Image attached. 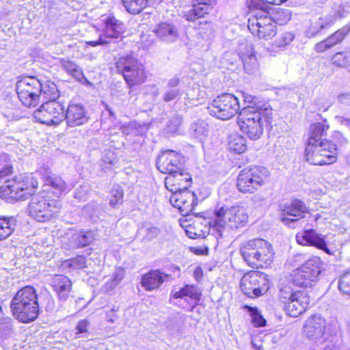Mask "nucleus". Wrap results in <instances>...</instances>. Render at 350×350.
Masks as SVG:
<instances>
[{
    "instance_id": "f257e3e1",
    "label": "nucleus",
    "mask_w": 350,
    "mask_h": 350,
    "mask_svg": "<svg viewBox=\"0 0 350 350\" xmlns=\"http://www.w3.org/2000/svg\"><path fill=\"white\" fill-rule=\"evenodd\" d=\"M40 308H42V303L40 302L36 290L31 286H26L18 290L10 304L13 316L25 323L36 320Z\"/></svg>"
},
{
    "instance_id": "f03ea898",
    "label": "nucleus",
    "mask_w": 350,
    "mask_h": 350,
    "mask_svg": "<svg viewBox=\"0 0 350 350\" xmlns=\"http://www.w3.org/2000/svg\"><path fill=\"white\" fill-rule=\"evenodd\" d=\"M214 213L215 219L213 228L219 232L221 237L227 228L237 229L245 226L248 221L247 212L241 206H232L226 208L224 206L217 207Z\"/></svg>"
},
{
    "instance_id": "7ed1b4c3",
    "label": "nucleus",
    "mask_w": 350,
    "mask_h": 350,
    "mask_svg": "<svg viewBox=\"0 0 350 350\" xmlns=\"http://www.w3.org/2000/svg\"><path fill=\"white\" fill-rule=\"evenodd\" d=\"M243 107L238 114V121L264 120L266 124L272 122L273 110L268 103L245 92H241Z\"/></svg>"
},
{
    "instance_id": "20e7f679",
    "label": "nucleus",
    "mask_w": 350,
    "mask_h": 350,
    "mask_svg": "<svg viewBox=\"0 0 350 350\" xmlns=\"http://www.w3.org/2000/svg\"><path fill=\"white\" fill-rule=\"evenodd\" d=\"M124 31L123 23L113 16H109L105 21V29L98 39L95 41H87L86 44L92 47L100 45L108 50L116 51L121 47L122 35Z\"/></svg>"
},
{
    "instance_id": "39448f33",
    "label": "nucleus",
    "mask_w": 350,
    "mask_h": 350,
    "mask_svg": "<svg viewBox=\"0 0 350 350\" xmlns=\"http://www.w3.org/2000/svg\"><path fill=\"white\" fill-rule=\"evenodd\" d=\"M124 31L123 23L113 16H109L105 21V29L98 39L95 41H87L86 44L92 47L100 45L108 50L116 51L121 47L122 35Z\"/></svg>"
},
{
    "instance_id": "423d86ee",
    "label": "nucleus",
    "mask_w": 350,
    "mask_h": 350,
    "mask_svg": "<svg viewBox=\"0 0 350 350\" xmlns=\"http://www.w3.org/2000/svg\"><path fill=\"white\" fill-rule=\"evenodd\" d=\"M62 206L58 199H51L49 195L43 193L33 196L29 203V215L39 222L49 220Z\"/></svg>"
},
{
    "instance_id": "0eeeda50",
    "label": "nucleus",
    "mask_w": 350,
    "mask_h": 350,
    "mask_svg": "<svg viewBox=\"0 0 350 350\" xmlns=\"http://www.w3.org/2000/svg\"><path fill=\"white\" fill-rule=\"evenodd\" d=\"M117 72L121 73L130 85L144 82L146 74L144 66L131 55L120 57L116 63Z\"/></svg>"
},
{
    "instance_id": "6e6552de",
    "label": "nucleus",
    "mask_w": 350,
    "mask_h": 350,
    "mask_svg": "<svg viewBox=\"0 0 350 350\" xmlns=\"http://www.w3.org/2000/svg\"><path fill=\"white\" fill-rule=\"evenodd\" d=\"M208 113L217 119L227 120L236 115L240 109L238 97L225 93L217 96L206 108Z\"/></svg>"
},
{
    "instance_id": "1a4fd4ad",
    "label": "nucleus",
    "mask_w": 350,
    "mask_h": 350,
    "mask_svg": "<svg viewBox=\"0 0 350 350\" xmlns=\"http://www.w3.org/2000/svg\"><path fill=\"white\" fill-rule=\"evenodd\" d=\"M267 175L268 171L265 167H245L239 174L237 187L243 193H252L265 184Z\"/></svg>"
},
{
    "instance_id": "9d476101",
    "label": "nucleus",
    "mask_w": 350,
    "mask_h": 350,
    "mask_svg": "<svg viewBox=\"0 0 350 350\" xmlns=\"http://www.w3.org/2000/svg\"><path fill=\"white\" fill-rule=\"evenodd\" d=\"M41 90L42 81L35 77H24L16 85L19 100L28 107H35L39 103Z\"/></svg>"
},
{
    "instance_id": "9b49d317",
    "label": "nucleus",
    "mask_w": 350,
    "mask_h": 350,
    "mask_svg": "<svg viewBox=\"0 0 350 350\" xmlns=\"http://www.w3.org/2000/svg\"><path fill=\"white\" fill-rule=\"evenodd\" d=\"M323 270V262L318 256H312L299 266L293 275V284L297 286L307 287L311 282L319 279Z\"/></svg>"
},
{
    "instance_id": "f8f14e48",
    "label": "nucleus",
    "mask_w": 350,
    "mask_h": 350,
    "mask_svg": "<svg viewBox=\"0 0 350 350\" xmlns=\"http://www.w3.org/2000/svg\"><path fill=\"white\" fill-rule=\"evenodd\" d=\"M252 18L248 20V29L259 38L271 39L276 34L275 23L269 16V12H251Z\"/></svg>"
},
{
    "instance_id": "ddd939ff",
    "label": "nucleus",
    "mask_w": 350,
    "mask_h": 350,
    "mask_svg": "<svg viewBox=\"0 0 350 350\" xmlns=\"http://www.w3.org/2000/svg\"><path fill=\"white\" fill-rule=\"evenodd\" d=\"M37 122L46 125H57L64 120V109L61 103L44 101L33 113Z\"/></svg>"
},
{
    "instance_id": "4468645a",
    "label": "nucleus",
    "mask_w": 350,
    "mask_h": 350,
    "mask_svg": "<svg viewBox=\"0 0 350 350\" xmlns=\"http://www.w3.org/2000/svg\"><path fill=\"white\" fill-rule=\"evenodd\" d=\"M267 274L257 271H250L242 277L240 287L248 297H259L268 289Z\"/></svg>"
},
{
    "instance_id": "2eb2a0df",
    "label": "nucleus",
    "mask_w": 350,
    "mask_h": 350,
    "mask_svg": "<svg viewBox=\"0 0 350 350\" xmlns=\"http://www.w3.org/2000/svg\"><path fill=\"white\" fill-rule=\"evenodd\" d=\"M185 157L182 154L173 150L162 151L157 159V167L163 174L183 172L185 168Z\"/></svg>"
},
{
    "instance_id": "dca6fc26",
    "label": "nucleus",
    "mask_w": 350,
    "mask_h": 350,
    "mask_svg": "<svg viewBox=\"0 0 350 350\" xmlns=\"http://www.w3.org/2000/svg\"><path fill=\"white\" fill-rule=\"evenodd\" d=\"M280 221L285 225L295 228V224L308 212L306 204L300 200L294 199L291 202L280 204Z\"/></svg>"
},
{
    "instance_id": "f3484780",
    "label": "nucleus",
    "mask_w": 350,
    "mask_h": 350,
    "mask_svg": "<svg viewBox=\"0 0 350 350\" xmlns=\"http://www.w3.org/2000/svg\"><path fill=\"white\" fill-rule=\"evenodd\" d=\"M326 321L320 315L310 317L304 325V334L311 341L323 343L326 340L325 329Z\"/></svg>"
},
{
    "instance_id": "a211bd4d",
    "label": "nucleus",
    "mask_w": 350,
    "mask_h": 350,
    "mask_svg": "<svg viewBox=\"0 0 350 350\" xmlns=\"http://www.w3.org/2000/svg\"><path fill=\"white\" fill-rule=\"evenodd\" d=\"M38 181L31 175L20 176L12 185H8L12 196L17 200H24L32 196L38 187Z\"/></svg>"
},
{
    "instance_id": "6ab92c4d",
    "label": "nucleus",
    "mask_w": 350,
    "mask_h": 350,
    "mask_svg": "<svg viewBox=\"0 0 350 350\" xmlns=\"http://www.w3.org/2000/svg\"><path fill=\"white\" fill-rule=\"evenodd\" d=\"M196 194L189 190L173 193L170 198L171 204L177 208L182 215H187L197 205Z\"/></svg>"
},
{
    "instance_id": "aec40b11",
    "label": "nucleus",
    "mask_w": 350,
    "mask_h": 350,
    "mask_svg": "<svg viewBox=\"0 0 350 350\" xmlns=\"http://www.w3.org/2000/svg\"><path fill=\"white\" fill-rule=\"evenodd\" d=\"M64 120L70 127H75L86 124L89 116L85 107L80 103H69L66 111H64Z\"/></svg>"
},
{
    "instance_id": "412c9836",
    "label": "nucleus",
    "mask_w": 350,
    "mask_h": 350,
    "mask_svg": "<svg viewBox=\"0 0 350 350\" xmlns=\"http://www.w3.org/2000/svg\"><path fill=\"white\" fill-rule=\"evenodd\" d=\"M191 176L184 168L183 172L172 173L165 179V186L172 193L187 190L191 184Z\"/></svg>"
},
{
    "instance_id": "4be33fe9",
    "label": "nucleus",
    "mask_w": 350,
    "mask_h": 350,
    "mask_svg": "<svg viewBox=\"0 0 350 350\" xmlns=\"http://www.w3.org/2000/svg\"><path fill=\"white\" fill-rule=\"evenodd\" d=\"M297 242L303 245H312L323 250L327 254H332L327 247L326 242L321 234L317 233L314 230H306L297 233Z\"/></svg>"
},
{
    "instance_id": "5701e85b",
    "label": "nucleus",
    "mask_w": 350,
    "mask_h": 350,
    "mask_svg": "<svg viewBox=\"0 0 350 350\" xmlns=\"http://www.w3.org/2000/svg\"><path fill=\"white\" fill-rule=\"evenodd\" d=\"M191 9L184 13L183 17L188 21L195 22L208 14L216 4L217 0H193Z\"/></svg>"
},
{
    "instance_id": "b1692460",
    "label": "nucleus",
    "mask_w": 350,
    "mask_h": 350,
    "mask_svg": "<svg viewBox=\"0 0 350 350\" xmlns=\"http://www.w3.org/2000/svg\"><path fill=\"white\" fill-rule=\"evenodd\" d=\"M309 297L306 292H297L286 305L284 310L286 314L292 317H297L304 312L309 305Z\"/></svg>"
},
{
    "instance_id": "393cba45",
    "label": "nucleus",
    "mask_w": 350,
    "mask_h": 350,
    "mask_svg": "<svg viewBox=\"0 0 350 350\" xmlns=\"http://www.w3.org/2000/svg\"><path fill=\"white\" fill-rule=\"evenodd\" d=\"M336 16H344L342 13L337 11L334 15H327L325 17H315L310 21V25L306 33L309 38L314 37L325 29L331 27L335 22Z\"/></svg>"
},
{
    "instance_id": "a878e982",
    "label": "nucleus",
    "mask_w": 350,
    "mask_h": 350,
    "mask_svg": "<svg viewBox=\"0 0 350 350\" xmlns=\"http://www.w3.org/2000/svg\"><path fill=\"white\" fill-rule=\"evenodd\" d=\"M44 189L42 193L46 192V195L52 193L57 199L62 193H67L70 188L68 184L59 176L55 174L48 175L45 178Z\"/></svg>"
},
{
    "instance_id": "bb28decb",
    "label": "nucleus",
    "mask_w": 350,
    "mask_h": 350,
    "mask_svg": "<svg viewBox=\"0 0 350 350\" xmlns=\"http://www.w3.org/2000/svg\"><path fill=\"white\" fill-rule=\"evenodd\" d=\"M241 131L251 139H259L263 132L264 120L237 121Z\"/></svg>"
},
{
    "instance_id": "cd10ccee",
    "label": "nucleus",
    "mask_w": 350,
    "mask_h": 350,
    "mask_svg": "<svg viewBox=\"0 0 350 350\" xmlns=\"http://www.w3.org/2000/svg\"><path fill=\"white\" fill-rule=\"evenodd\" d=\"M51 286L60 300L66 301L68 298L72 289V282L67 276L55 275L52 279Z\"/></svg>"
},
{
    "instance_id": "c85d7f7f",
    "label": "nucleus",
    "mask_w": 350,
    "mask_h": 350,
    "mask_svg": "<svg viewBox=\"0 0 350 350\" xmlns=\"http://www.w3.org/2000/svg\"><path fill=\"white\" fill-rule=\"evenodd\" d=\"M349 31V29L346 27L338 29L325 40L317 43L314 46V50L317 53H323L330 49L337 44L341 42Z\"/></svg>"
},
{
    "instance_id": "c756f323",
    "label": "nucleus",
    "mask_w": 350,
    "mask_h": 350,
    "mask_svg": "<svg viewBox=\"0 0 350 350\" xmlns=\"http://www.w3.org/2000/svg\"><path fill=\"white\" fill-rule=\"evenodd\" d=\"M167 275L159 270H151L142 275L141 284L146 291H152L159 288L164 282Z\"/></svg>"
},
{
    "instance_id": "7c9ffc66",
    "label": "nucleus",
    "mask_w": 350,
    "mask_h": 350,
    "mask_svg": "<svg viewBox=\"0 0 350 350\" xmlns=\"http://www.w3.org/2000/svg\"><path fill=\"white\" fill-rule=\"evenodd\" d=\"M257 249V267L270 265L274 255L271 245L263 239H258Z\"/></svg>"
},
{
    "instance_id": "2f4dec72",
    "label": "nucleus",
    "mask_w": 350,
    "mask_h": 350,
    "mask_svg": "<svg viewBox=\"0 0 350 350\" xmlns=\"http://www.w3.org/2000/svg\"><path fill=\"white\" fill-rule=\"evenodd\" d=\"M258 239L248 241L244 243L240 249V253L243 258L248 265L252 267H257V245Z\"/></svg>"
},
{
    "instance_id": "473e14b6",
    "label": "nucleus",
    "mask_w": 350,
    "mask_h": 350,
    "mask_svg": "<svg viewBox=\"0 0 350 350\" xmlns=\"http://www.w3.org/2000/svg\"><path fill=\"white\" fill-rule=\"evenodd\" d=\"M307 142L305 149V157L306 161L312 165H323L325 161L322 159L320 150L321 148V141H313Z\"/></svg>"
},
{
    "instance_id": "72a5a7b5",
    "label": "nucleus",
    "mask_w": 350,
    "mask_h": 350,
    "mask_svg": "<svg viewBox=\"0 0 350 350\" xmlns=\"http://www.w3.org/2000/svg\"><path fill=\"white\" fill-rule=\"evenodd\" d=\"M172 297L174 299L181 298L187 300L190 304H197L200 300L201 293L194 285H185L179 291L174 292Z\"/></svg>"
},
{
    "instance_id": "f704fd0d",
    "label": "nucleus",
    "mask_w": 350,
    "mask_h": 350,
    "mask_svg": "<svg viewBox=\"0 0 350 350\" xmlns=\"http://www.w3.org/2000/svg\"><path fill=\"white\" fill-rule=\"evenodd\" d=\"M154 32L159 38L167 42L175 41L178 36L177 28L173 25L167 23L159 24L154 28Z\"/></svg>"
},
{
    "instance_id": "c9c22d12",
    "label": "nucleus",
    "mask_w": 350,
    "mask_h": 350,
    "mask_svg": "<svg viewBox=\"0 0 350 350\" xmlns=\"http://www.w3.org/2000/svg\"><path fill=\"white\" fill-rule=\"evenodd\" d=\"M179 83L180 79L176 77L170 79L167 81L162 95L163 101L169 103L180 98L183 92L178 88H177Z\"/></svg>"
},
{
    "instance_id": "e433bc0d",
    "label": "nucleus",
    "mask_w": 350,
    "mask_h": 350,
    "mask_svg": "<svg viewBox=\"0 0 350 350\" xmlns=\"http://www.w3.org/2000/svg\"><path fill=\"white\" fill-rule=\"evenodd\" d=\"M321 148L320 150L322 154V159L325 161L323 165H329L336 161L337 148L336 145L331 141H321Z\"/></svg>"
},
{
    "instance_id": "4c0bfd02",
    "label": "nucleus",
    "mask_w": 350,
    "mask_h": 350,
    "mask_svg": "<svg viewBox=\"0 0 350 350\" xmlns=\"http://www.w3.org/2000/svg\"><path fill=\"white\" fill-rule=\"evenodd\" d=\"M16 220L12 216L0 217V241L6 239L15 230Z\"/></svg>"
},
{
    "instance_id": "58836bf2",
    "label": "nucleus",
    "mask_w": 350,
    "mask_h": 350,
    "mask_svg": "<svg viewBox=\"0 0 350 350\" xmlns=\"http://www.w3.org/2000/svg\"><path fill=\"white\" fill-rule=\"evenodd\" d=\"M160 233V229L150 223H146L138 230L137 236L143 243L152 241Z\"/></svg>"
},
{
    "instance_id": "ea45409f",
    "label": "nucleus",
    "mask_w": 350,
    "mask_h": 350,
    "mask_svg": "<svg viewBox=\"0 0 350 350\" xmlns=\"http://www.w3.org/2000/svg\"><path fill=\"white\" fill-rule=\"evenodd\" d=\"M40 92V98H42V101H55L59 97V92L57 85L51 81H42Z\"/></svg>"
},
{
    "instance_id": "a19ab883",
    "label": "nucleus",
    "mask_w": 350,
    "mask_h": 350,
    "mask_svg": "<svg viewBox=\"0 0 350 350\" xmlns=\"http://www.w3.org/2000/svg\"><path fill=\"white\" fill-rule=\"evenodd\" d=\"M329 129V124L326 121L323 122H316L312 124L310 127V136L308 142H310L311 139L319 142L322 140V137L326 135V132Z\"/></svg>"
},
{
    "instance_id": "79ce46f5",
    "label": "nucleus",
    "mask_w": 350,
    "mask_h": 350,
    "mask_svg": "<svg viewBox=\"0 0 350 350\" xmlns=\"http://www.w3.org/2000/svg\"><path fill=\"white\" fill-rule=\"evenodd\" d=\"M228 148L230 151L238 154L243 152L246 148L245 139L238 134H232L229 137Z\"/></svg>"
},
{
    "instance_id": "37998d69",
    "label": "nucleus",
    "mask_w": 350,
    "mask_h": 350,
    "mask_svg": "<svg viewBox=\"0 0 350 350\" xmlns=\"http://www.w3.org/2000/svg\"><path fill=\"white\" fill-rule=\"evenodd\" d=\"M208 132V124L202 120H198L191 124L190 133L191 135L200 140L204 139L207 135Z\"/></svg>"
},
{
    "instance_id": "c03bdc74",
    "label": "nucleus",
    "mask_w": 350,
    "mask_h": 350,
    "mask_svg": "<svg viewBox=\"0 0 350 350\" xmlns=\"http://www.w3.org/2000/svg\"><path fill=\"white\" fill-rule=\"evenodd\" d=\"M241 59L243 64V68L247 74H254L258 70V63L253 53L243 54L241 55Z\"/></svg>"
},
{
    "instance_id": "a18cd8bd",
    "label": "nucleus",
    "mask_w": 350,
    "mask_h": 350,
    "mask_svg": "<svg viewBox=\"0 0 350 350\" xmlns=\"http://www.w3.org/2000/svg\"><path fill=\"white\" fill-rule=\"evenodd\" d=\"M126 10L132 14L140 13L147 5L146 0H122Z\"/></svg>"
},
{
    "instance_id": "49530a36",
    "label": "nucleus",
    "mask_w": 350,
    "mask_h": 350,
    "mask_svg": "<svg viewBox=\"0 0 350 350\" xmlns=\"http://www.w3.org/2000/svg\"><path fill=\"white\" fill-rule=\"evenodd\" d=\"M244 308L250 313L252 323L255 327H263L266 325V320L263 318L257 308L245 305Z\"/></svg>"
},
{
    "instance_id": "de8ad7c7",
    "label": "nucleus",
    "mask_w": 350,
    "mask_h": 350,
    "mask_svg": "<svg viewBox=\"0 0 350 350\" xmlns=\"http://www.w3.org/2000/svg\"><path fill=\"white\" fill-rule=\"evenodd\" d=\"M64 266L68 267L71 271L81 269L86 267L85 258L83 255L68 259L64 262Z\"/></svg>"
},
{
    "instance_id": "09e8293b",
    "label": "nucleus",
    "mask_w": 350,
    "mask_h": 350,
    "mask_svg": "<svg viewBox=\"0 0 350 350\" xmlns=\"http://www.w3.org/2000/svg\"><path fill=\"white\" fill-rule=\"evenodd\" d=\"M303 291H295L290 285H284L281 287L279 293V299L284 306L286 305L292 298L295 297L297 292Z\"/></svg>"
},
{
    "instance_id": "8fccbe9b",
    "label": "nucleus",
    "mask_w": 350,
    "mask_h": 350,
    "mask_svg": "<svg viewBox=\"0 0 350 350\" xmlns=\"http://www.w3.org/2000/svg\"><path fill=\"white\" fill-rule=\"evenodd\" d=\"M332 63L338 67H346L350 63V55L347 52H338L332 57Z\"/></svg>"
},
{
    "instance_id": "3c124183",
    "label": "nucleus",
    "mask_w": 350,
    "mask_h": 350,
    "mask_svg": "<svg viewBox=\"0 0 350 350\" xmlns=\"http://www.w3.org/2000/svg\"><path fill=\"white\" fill-rule=\"evenodd\" d=\"M338 288L342 295L350 296V271L343 273L339 278Z\"/></svg>"
},
{
    "instance_id": "603ef678",
    "label": "nucleus",
    "mask_w": 350,
    "mask_h": 350,
    "mask_svg": "<svg viewBox=\"0 0 350 350\" xmlns=\"http://www.w3.org/2000/svg\"><path fill=\"white\" fill-rule=\"evenodd\" d=\"M75 245L77 247H83L90 245L93 241V234L91 232H83L76 234Z\"/></svg>"
},
{
    "instance_id": "864d4df0",
    "label": "nucleus",
    "mask_w": 350,
    "mask_h": 350,
    "mask_svg": "<svg viewBox=\"0 0 350 350\" xmlns=\"http://www.w3.org/2000/svg\"><path fill=\"white\" fill-rule=\"evenodd\" d=\"M246 3L251 12H269V3L267 0H247Z\"/></svg>"
},
{
    "instance_id": "5fc2aeb1",
    "label": "nucleus",
    "mask_w": 350,
    "mask_h": 350,
    "mask_svg": "<svg viewBox=\"0 0 350 350\" xmlns=\"http://www.w3.org/2000/svg\"><path fill=\"white\" fill-rule=\"evenodd\" d=\"M90 323L87 319H82L78 322L75 327V338H87L88 336Z\"/></svg>"
},
{
    "instance_id": "6e6d98bb",
    "label": "nucleus",
    "mask_w": 350,
    "mask_h": 350,
    "mask_svg": "<svg viewBox=\"0 0 350 350\" xmlns=\"http://www.w3.org/2000/svg\"><path fill=\"white\" fill-rule=\"evenodd\" d=\"M12 329V319L11 318L0 319V337L9 336Z\"/></svg>"
},
{
    "instance_id": "4d7b16f0",
    "label": "nucleus",
    "mask_w": 350,
    "mask_h": 350,
    "mask_svg": "<svg viewBox=\"0 0 350 350\" xmlns=\"http://www.w3.org/2000/svg\"><path fill=\"white\" fill-rule=\"evenodd\" d=\"M90 187L88 185H80L75 190L74 197L79 200H86Z\"/></svg>"
},
{
    "instance_id": "13d9d810",
    "label": "nucleus",
    "mask_w": 350,
    "mask_h": 350,
    "mask_svg": "<svg viewBox=\"0 0 350 350\" xmlns=\"http://www.w3.org/2000/svg\"><path fill=\"white\" fill-rule=\"evenodd\" d=\"M182 123V118L180 116H173L169 121L167 125V132L175 133L179 128Z\"/></svg>"
},
{
    "instance_id": "bf43d9fd",
    "label": "nucleus",
    "mask_w": 350,
    "mask_h": 350,
    "mask_svg": "<svg viewBox=\"0 0 350 350\" xmlns=\"http://www.w3.org/2000/svg\"><path fill=\"white\" fill-rule=\"evenodd\" d=\"M123 198V191L121 188L113 190L111 191V198L109 200V204L111 207L115 208L116 205L122 202Z\"/></svg>"
},
{
    "instance_id": "052dcab7",
    "label": "nucleus",
    "mask_w": 350,
    "mask_h": 350,
    "mask_svg": "<svg viewBox=\"0 0 350 350\" xmlns=\"http://www.w3.org/2000/svg\"><path fill=\"white\" fill-rule=\"evenodd\" d=\"M294 36L291 32H284L276 40L277 45L280 47L289 44L293 40Z\"/></svg>"
},
{
    "instance_id": "680f3d73",
    "label": "nucleus",
    "mask_w": 350,
    "mask_h": 350,
    "mask_svg": "<svg viewBox=\"0 0 350 350\" xmlns=\"http://www.w3.org/2000/svg\"><path fill=\"white\" fill-rule=\"evenodd\" d=\"M42 303V307H44L46 311H52L55 308V304L53 298L49 294H45L44 301H40Z\"/></svg>"
},
{
    "instance_id": "e2e57ef3",
    "label": "nucleus",
    "mask_w": 350,
    "mask_h": 350,
    "mask_svg": "<svg viewBox=\"0 0 350 350\" xmlns=\"http://www.w3.org/2000/svg\"><path fill=\"white\" fill-rule=\"evenodd\" d=\"M62 67L70 75L72 74L75 69H76L77 65L70 60H62Z\"/></svg>"
},
{
    "instance_id": "0e129e2a",
    "label": "nucleus",
    "mask_w": 350,
    "mask_h": 350,
    "mask_svg": "<svg viewBox=\"0 0 350 350\" xmlns=\"http://www.w3.org/2000/svg\"><path fill=\"white\" fill-rule=\"evenodd\" d=\"M135 127L134 129V135H143L146 134L148 130V124H141L135 122Z\"/></svg>"
},
{
    "instance_id": "69168bd1",
    "label": "nucleus",
    "mask_w": 350,
    "mask_h": 350,
    "mask_svg": "<svg viewBox=\"0 0 350 350\" xmlns=\"http://www.w3.org/2000/svg\"><path fill=\"white\" fill-rule=\"evenodd\" d=\"M306 256L302 254H297L293 256V266H301L306 261Z\"/></svg>"
},
{
    "instance_id": "338daca9",
    "label": "nucleus",
    "mask_w": 350,
    "mask_h": 350,
    "mask_svg": "<svg viewBox=\"0 0 350 350\" xmlns=\"http://www.w3.org/2000/svg\"><path fill=\"white\" fill-rule=\"evenodd\" d=\"M124 275V273L123 270L119 269V270L116 271L113 275V280H112L113 284L112 285L113 286L118 285L121 282V280L123 279Z\"/></svg>"
},
{
    "instance_id": "774afa93",
    "label": "nucleus",
    "mask_w": 350,
    "mask_h": 350,
    "mask_svg": "<svg viewBox=\"0 0 350 350\" xmlns=\"http://www.w3.org/2000/svg\"><path fill=\"white\" fill-rule=\"evenodd\" d=\"M103 161L109 165H113L116 163V159L113 152H108L103 157Z\"/></svg>"
}]
</instances>
